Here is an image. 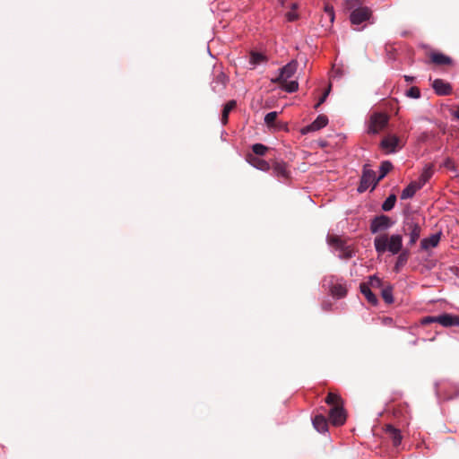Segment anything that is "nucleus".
Instances as JSON below:
<instances>
[{"label":"nucleus","mask_w":459,"mask_h":459,"mask_svg":"<svg viewBox=\"0 0 459 459\" xmlns=\"http://www.w3.org/2000/svg\"><path fill=\"white\" fill-rule=\"evenodd\" d=\"M329 419L333 425L341 426L346 421V412L342 404H335L329 411Z\"/></svg>","instance_id":"nucleus-6"},{"label":"nucleus","mask_w":459,"mask_h":459,"mask_svg":"<svg viewBox=\"0 0 459 459\" xmlns=\"http://www.w3.org/2000/svg\"><path fill=\"white\" fill-rule=\"evenodd\" d=\"M278 117V112L277 111H271V112H268L265 116H264V123L267 125V126H271L274 123L275 119L277 118Z\"/></svg>","instance_id":"nucleus-39"},{"label":"nucleus","mask_w":459,"mask_h":459,"mask_svg":"<svg viewBox=\"0 0 459 459\" xmlns=\"http://www.w3.org/2000/svg\"><path fill=\"white\" fill-rule=\"evenodd\" d=\"M297 7V4H292V9H295Z\"/></svg>","instance_id":"nucleus-49"},{"label":"nucleus","mask_w":459,"mask_h":459,"mask_svg":"<svg viewBox=\"0 0 459 459\" xmlns=\"http://www.w3.org/2000/svg\"><path fill=\"white\" fill-rule=\"evenodd\" d=\"M386 123L387 119L385 117L374 116L371 117V126L369 127V131L373 134H377L382 127L385 126Z\"/></svg>","instance_id":"nucleus-24"},{"label":"nucleus","mask_w":459,"mask_h":459,"mask_svg":"<svg viewBox=\"0 0 459 459\" xmlns=\"http://www.w3.org/2000/svg\"><path fill=\"white\" fill-rule=\"evenodd\" d=\"M403 78L407 82H413L415 81V77L411 75H404Z\"/></svg>","instance_id":"nucleus-45"},{"label":"nucleus","mask_w":459,"mask_h":459,"mask_svg":"<svg viewBox=\"0 0 459 459\" xmlns=\"http://www.w3.org/2000/svg\"><path fill=\"white\" fill-rule=\"evenodd\" d=\"M237 102L236 100H230L223 106L222 114H221V124L226 125L229 119L230 112L235 108Z\"/></svg>","instance_id":"nucleus-28"},{"label":"nucleus","mask_w":459,"mask_h":459,"mask_svg":"<svg viewBox=\"0 0 459 459\" xmlns=\"http://www.w3.org/2000/svg\"><path fill=\"white\" fill-rule=\"evenodd\" d=\"M324 11H325V18H327L329 20V22L332 24L335 19V13H334L333 6L330 5V4H325Z\"/></svg>","instance_id":"nucleus-36"},{"label":"nucleus","mask_w":459,"mask_h":459,"mask_svg":"<svg viewBox=\"0 0 459 459\" xmlns=\"http://www.w3.org/2000/svg\"><path fill=\"white\" fill-rule=\"evenodd\" d=\"M437 322L444 327L459 326V316L443 313L437 316Z\"/></svg>","instance_id":"nucleus-9"},{"label":"nucleus","mask_w":459,"mask_h":459,"mask_svg":"<svg viewBox=\"0 0 459 459\" xmlns=\"http://www.w3.org/2000/svg\"><path fill=\"white\" fill-rule=\"evenodd\" d=\"M451 114L455 118L459 120V105L458 108L455 110H454Z\"/></svg>","instance_id":"nucleus-46"},{"label":"nucleus","mask_w":459,"mask_h":459,"mask_svg":"<svg viewBox=\"0 0 459 459\" xmlns=\"http://www.w3.org/2000/svg\"><path fill=\"white\" fill-rule=\"evenodd\" d=\"M399 142L400 140L396 135H392L384 138L380 143V146L383 149L388 150V152L394 153L396 152V148L399 144Z\"/></svg>","instance_id":"nucleus-17"},{"label":"nucleus","mask_w":459,"mask_h":459,"mask_svg":"<svg viewBox=\"0 0 459 459\" xmlns=\"http://www.w3.org/2000/svg\"><path fill=\"white\" fill-rule=\"evenodd\" d=\"M335 281H338V280L333 275L325 276L322 280V282H321L322 287L325 290H330L331 287H333L336 283Z\"/></svg>","instance_id":"nucleus-34"},{"label":"nucleus","mask_w":459,"mask_h":459,"mask_svg":"<svg viewBox=\"0 0 459 459\" xmlns=\"http://www.w3.org/2000/svg\"><path fill=\"white\" fill-rule=\"evenodd\" d=\"M314 429L320 434L328 433V422L326 418L322 414H317L312 419Z\"/></svg>","instance_id":"nucleus-14"},{"label":"nucleus","mask_w":459,"mask_h":459,"mask_svg":"<svg viewBox=\"0 0 459 459\" xmlns=\"http://www.w3.org/2000/svg\"><path fill=\"white\" fill-rule=\"evenodd\" d=\"M268 150V147L263 143H257L252 145V152L255 156H264Z\"/></svg>","instance_id":"nucleus-32"},{"label":"nucleus","mask_w":459,"mask_h":459,"mask_svg":"<svg viewBox=\"0 0 459 459\" xmlns=\"http://www.w3.org/2000/svg\"><path fill=\"white\" fill-rule=\"evenodd\" d=\"M381 296L386 304L394 303L393 286L388 284L384 287L381 290Z\"/></svg>","instance_id":"nucleus-29"},{"label":"nucleus","mask_w":459,"mask_h":459,"mask_svg":"<svg viewBox=\"0 0 459 459\" xmlns=\"http://www.w3.org/2000/svg\"><path fill=\"white\" fill-rule=\"evenodd\" d=\"M433 174L434 171L432 165H426L419 178L413 182L416 183V186H418L419 189H421L426 185V183L431 178Z\"/></svg>","instance_id":"nucleus-16"},{"label":"nucleus","mask_w":459,"mask_h":459,"mask_svg":"<svg viewBox=\"0 0 459 459\" xmlns=\"http://www.w3.org/2000/svg\"><path fill=\"white\" fill-rule=\"evenodd\" d=\"M267 56L258 51L252 50L249 56V69H255L259 65L267 63Z\"/></svg>","instance_id":"nucleus-15"},{"label":"nucleus","mask_w":459,"mask_h":459,"mask_svg":"<svg viewBox=\"0 0 459 459\" xmlns=\"http://www.w3.org/2000/svg\"><path fill=\"white\" fill-rule=\"evenodd\" d=\"M343 8L350 13L349 21L352 25H360L365 22L374 23L372 10L363 5L361 0H343Z\"/></svg>","instance_id":"nucleus-1"},{"label":"nucleus","mask_w":459,"mask_h":459,"mask_svg":"<svg viewBox=\"0 0 459 459\" xmlns=\"http://www.w3.org/2000/svg\"><path fill=\"white\" fill-rule=\"evenodd\" d=\"M299 89V82L297 81H290L282 87V90L288 93H293Z\"/></svg>","instance_id":"nucleus-38"},{"label":"nucleus","mask_w":459,"mask_h":459,"mask_svg":"<svg viewBox=\"0 0 459 459\" xmlns=\"http://www.w3.org/2000/svg\"><path fill=\"white\" fill-rule=\"evenodd\" d=\"M396 195L394 194H390L386 199L383 202L381 205V209L384 212H390L394 209L396 203Z\"/></svg>","instance_id":"nucleus-30"},{"label":"nucleus","mask_w":459,"mask_h":459,"mask_svg":"<svg viewBox=\"0 0 459 459\" xmlns=\"http://www.w3.org/2000/svg\"><path fill=\"white\" fill-rule=\"evenodd\" d=\"M452 388L455 390V393L454 394H448L447 392H446L444 394V397H443L444 400L448 401V400H452V399H455V398L459 396V386L456 385H454L452 386Z\"/></svg>","instance_id":"nucleus-40"},{"label":"nucleus","mask_w":459,"mask_h":459,"mask_svg":"<svg viewBox=\"0 0 459 459\" xmlns=\"http://www.w3.org/2000/svg\"><path fill=\"white\" fill-rule=\"evenodd\" d=\"M392 169H393V163L390 160H383L381 162L380 167H379V175H378V177H377V178L375 179V182L371 188V191H373L377 187L378 182L380 180H382Z\"/></svg>","instance_id":"nucleus-19"},{"label":"nucleus","mask_w":459,"mask_h":459,"mask_svg":"<svg viewBox=\"0 0 459 459\" xmlns=\"http://www.w3.org/2000/svg\"><path fill=\"white\" fill-rule=\"evenodd\" d=\"M377 178L376 172L369 168L368 164H364L357 192L359 194L366 192L370 186L371 187L373 186L375 179Z\"/></svg>","instance_id":"nucleus-3"},{"label":"nucleus","mask_w":459,"mask_h":459,"mask_svg":"<svg viewBox=\"0 0 459 459\" xmlns=\"http://www.w3.org/2000/svg\"><path fill=\"white\" fill-rule=\"evenodd\" d=\"M420 190L418 186H416V183L411 181L403 190L401 194V199L405 200L409 198H412L415 195V193Z\"/></svg>","instance_id":"nucleus-27"},{"label":"nucleus","mask_w":459,"mask_h":459,"mask_svg":"<svg viewBox=\"0 0 459 459\" xmlns=\"http://www.w3.org/2000/svg\"><path fill=\"white\" fill-rule=\"evenodd\" d=\"M442 231L431 234L429 238H424L420 241L422 250H428L429 247H436L440 242Z\"/></svg>","instance_id":"nucleus-13"},{"label":"nucleus","mask_w":459,"mask_h":459,"mask_svg":"<svg viewBox=\"0 0 459 459\" xmlns=\"http://www.w3.org/2000/svg\"><path fill=\"white\" fill-rule=\"evenodd\" d=\"M330 91H331V85L325 91L323 95L319 98L317 103L315 105L316 109L318 108L319 106H321L326 100V99L330 93Z\"/></svg>","instance_id":"nucleus-41"},{"label":"nucleus","mask_w":459,"mask_h":459,"mask_svg":"<svg viewBox=\"0 0 459 459\" xmlns=\"http://www.w3.org/2000/svg\"><path fill=\"white\" fill-rule=\"evenodd\" d=\"M385 432L387 434H389V436L392 439L393 445L394 446H398L401 445L403 436H402L401 430L399 429L394 427L393 425H387L385 427Z\"/></svg>","instance_id":"nucleus-22"},{"label":"nucleus","mask_w":459,"mask_h":459,"mask_svg":"<svg viewBox=\"0 0 459 459\" xmlns=\"http://www.w3.org/2000/svg\"><path fill=\"white\" fill-rule=\"evenodd\" d=\"M325 401L327 404L332 405V407L335 404H342L340 396L333 393H329Z\"/></svg>","instance_id":"nucleus-35"},{"label":"nucleus","mask_w":459,"mask_h":459,"mask_svg":"<svg viewBox=\"0 0 459 459\" xmlns=\"http://www.w3.org/2000/svg\"><path fill=\"white\" fill-rule=\"evenodd\" d=\"M441 166L444 167V168H446L447 169H449L450 171L455 173V177H459V170H458L457 167L455 165L454 160H452V158L446 157L443 160Z\"/></svg>","instance_id":"nucleus-31"},{"label":"nucleus","mask_w":459,"mask_h":459,"mask_svg":"<svg viewBox=\"0 0 459 459\" xmlns=\"http://www.w3.org/2000/svg\"><path fill=\"white\" fill-rule=\"evenodd\" d=\"M436 320H437V316H428L421 319V324L429 325V324L436 323L437 322Z\"/></svg>","instance_id":"nucleus-42"},{"label":"nucleus","mask_w":459,"mask_h":459,"mask_svg":"<svg viewBox=\"0 0 459 459\" xmlns=\"http://www.w3.org/2000/svg\"><path fill=\"white\" fill-rule=\"evenodd\" d=\"M331 295L337 299H342L347 294V290L342 283L336 282L329 290Z\"/></svg>","instance_id":"nucleus-26"},{"label":"nucleus","mask_w":459,"mask_h":459,"mask_svg":"<svg viewBox=\"0 0 459 459\" xmlns=\"http://www.w3.org/2000/svg\"><path fill=\"white\" fill-rule=\"evenodd\" d=\"M299 15L297 13L290 11L286 13V19L288 22H294L298 19Z\"/></svg>","instance_id":"nucleus-43"},{"label":"nucleus","mask_w":459,"mask_h":459,"mask_svg":"<svg viewBox=\"0 0 459 459\" xmlns=\"http://www.w3.org/2000/svg\"><path fill=\"white\" fill-rule=\"evenodd\" d=\"M229 82L228 76L223 72H219L214 74L212 81L211 82V89L216 94H221Z\"/></svg>","instance_id":"nucleus-7"},{"label":"nucleus","mask_w":459,"mask_h":459,"mask_svg":"<svg viewBox=\"0 0 459 459\" xmlns=\"http://www.w3.org/2000/svg\"><path fill=\"white\" fill-rule=\"evenodd\" d=\"M432 88L435 91V93L439 96H447L452 92L450 83L442 79H435L432 83Z\"/></svg>","instance_id":"nucleus-11"},{"label":"nucleus","mask_w":459,"mask_h":459,"mask_svg":"<svg viewBox=\"0 0 459 459\" xmlns=\"http://www.w3.org/2000/svg\"><path fill=\"white\" fill-rule=\"evenodd\" d=\"M439 383L438 382H436L435 383V392H436V395L437 397L438 400H440L441 398V390L439 389Z\"/></svg>","instance_id":"nucleus-44"},{"label":"nucleus","mask_w":459,"mask_h":459,"mask_svg":"<svg viewBox=\"0 0 459 459\" xmlns=\"http://www.w3.org/2000/svg\"><path fill=\"white\" fill-rule=\"evenodd\" d=\"M275 177L279 178H289L290 172L287 169V163L284 161L276 162L273 167Z\"/></svg>","instance_id":"nucleus-21"},{"label":"nucleus","mask_w":459,"mask_h":459,"mask_svg":"<svg viewBox=\"0 0 459 459\" xmlns=\"http://www.w3.org/2000/svg\"><path fill=\"white\" fill-rule=\"evenodd\" d=\"M409 256H410V250L407 248L403 249L402 251H400L398 253V256H397L396 262L394 266V271L395 273L400 272L401 268L406 264V263L409 259Z\"/></svg>","instance_id":"nucleus-23"},{"label":"nucleus","mask_w":459,"mask_h":459,"mask_svg":"<svg viewBox=\"0 0 459 459\" xmlns=\"http://www.w3.org/2000/svg\"><path fill=\"white\" fill-rule=\"evenodd\" d=\"M333 241H334L336 244H338V243L340 242V241H339V239H337V238H336V239H333Z\"/></svg>","instance_id":"nucleus-50"},{"label":"nucleus","mask_w":459,"mask_h":459,"mask_svg":"<svg viewBox=\"0 0 459 459\" xmlns=\"http://www.w3.org/2000/svg\"><path fill=\"white\" fill-rule=\"evenodd\" d=\"M403 247V237L401 234H392L390 238H388V249L392 255H397L400 251H402Z\"/></svg>","instance_id":"nucleus-12"},{"label":"nucleus","mask_w":459,"mask_h":459,"mask_svg":"<svg viewBox=\"0 0 459 459\" xmlns=\"http://www.w3.org/2000/svg\"><path fill=\"white\" fill-rule=\"evenodd\" d=\"M405 96L411 99L418 100L420 98V91L418 87L412 86L405 91Z\"/></svg>","instance_id":"nucleus-37"},{"label":"nucleus","mask_w":459,"mask_h":459,"mask_svg":"<svg viewBox=\"0 0 459 459\" xmlns=\"http://www.w3.org/2000/svg\"><path fill=\"white\" fill-rule=\"evenodd\" d=\"M207 51H208L209 55H210L211 56H212V53H211V51H210V48H207Z\"/></svg>","instance_id":"nucleus-48"},{"label":"nucleus","mask_w":459,"mask_h":459,"mask_svg":"<svg viewBox=\"0 0 459 459\" xmlns=\"http://www.w3.org/2000/svg\"><path fill=\"white\" fill-rule=\"evenodd\" d=\"M394 223L387 215H377L370 221V231L372 234H377L390 229Z\"/></svg>","instance_id":"nucleus-5"},{"label":"nucleus","mask_w":459,"mask_h":459,"mask_svg":"<svg viewBox=\"0 0 459 459\" xmlns=\"http://www.w3.org/2000/svg\"><path fill=\"white\" fill-rule=\"evenodd\" d=\"M365 283L368 284L369 288L380 289L383 287L382 280L377 274L370 275Z\"/></svg>","instance_id":"nucleus-33"},{"label":"nucleus","mask_w":459,"mask_h":459,"mask_svg":"<svg viewBox=\"0 0 459 459\" xmlns=\"http://www.w3.org/2000/svg\"><path fill=\"white\" fill-rule=\"evenodd\" d=\"M431 60L433 63L442 65H448L453 63V60L450 56L440 52L432 53Z\"/></svg>","instance_id":"nucleus-25"},{"label":"nucleus","mask_w":459,"mask_h":459,"mask_svg":"<svg viewBox=\"0 0 459 459\" xmlns=\"http://www.w3.org/2000/svg\"><path fill=\"white\" fill-rule=\"evenodd\" d=\"M328 124V117L325 115H319L309 125L301 128L300 133L302 134H307L312 132L318 131Z\"/></svg>","instance_id":"nucleus-8"},{"label":"nucleus","mask_w":459,"mask_h":459,"mask_svg":"<svg viewBox=\"0 0 459 459\" xmlns=\"http://www.w3.org/2000/svg\"><path fill=\"white\" fill-rule=\"evenodd\" d=\"M359 290L368 303L373 306H377L378 304V299L377 295L371 290V288H369L368 284L360 283Z\"/></svg>","instance_id":"nucleus-20"},{"label":"nucleus","mask_w":459,"mask_h":459,"mask_svg":"<svg viewBox=\"0 0 459 459\" xmlns=\"http://www.w3.org/2000/svg\"><path fill=\"white\" fill-rule=\"evenodd\" d=\"M297 68L298 62L296 60L290 61L285 65L278 69V75L274 78H272L271 82L278 83L281 82H287V80L292 77V75L296 73Z\"/></svg>","instance_id":"nucleus-4"},{"label":"nucleus","mask_w":459,"mask_h":459,"mask_svg":"<svg viewBox=\"0 0 459 459\" xmlns=\"http://www.w3.org/2000/svg\"><path fill=\"white\" fill-rule=\"evenodd\" d=\"M366 28V26H362L361 28L358 29L359 31L363 30Z\"/></svg>","instance_id":"nucleus-47"},{"label":"nucleus","mask_w":459,"mask_h":459,"mask_svg":"<svg viewBox=\"0 0 459 459\" xmlns=\"http://www.w3.org/2000/svg\"><path fill=\"white\" fill-rule=\"evenodd\" d=\"M246 160L249 165L258 170L266 172L270 169V164L266 160L260 159L252 153H248L247 155Z\"/></svg>","instance_id":"nucleus-10"},{"label":"nucleus","mask_w":459,"mask_h":459,"mask_svg":"<svg viewBox=\"0 0 459 459\" xmlns=\"http://www.w3.org/2000/svg\"><path fill=\"white\" fill-rule=\"evenodd\" d=\"M376 252L384 254L388 249V237L386 234H380L374 239Z\"/></svg>","instance_id":"nucleus-18"},{"label":"nucleus","mask_w":459,"mask_h":459,"mask_svg":"<svg viewBox=\"0 0 459 459\" xmlns=\"http://www.w3.org/2000/svg\"><path fill=\"white\" fill-rule=\"evenodd\" d=\"M402 231L410 237L409 246L414 245L421 232L420 225L411 216H406L403 221Z\"/></svg>","instance_id":"nucleus-2"}]
</instances>
